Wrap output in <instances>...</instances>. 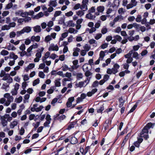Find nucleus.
Listing matches in <instances>:
<instances>
[{
	"mask_svg": "<svg viewBox=\"0 0 155 155\" xmlns=\"http://www.w3.org/2000/svg\"><path fill=\"white\" fill-rule=\"evenodd\" d=\"M13 6V4L12 2H10L8 3L6 7V9H9L11 8Z\"/></svg>",
	"mask_w": 155,
	"mask_h": 155,
	"instance_id": "nucleus-61",
	"label": "nucleus"
},
{
	"mask_svg": "<svg viewBox=\"0 0 155 155\" xmlns=\"http://www.w3.org/2000/svg\"><path fill=\"white\" fill-rule=\"evenodd\" d=\"M4 97L7 99V100H6V101L5 104V106H8L10 105L11 103L13 101L14 98L12 96H11L10 94L8 93L5 94Z\"/></svg>",
	"mask_w": 155,
	"mask_h": 155,
	"instance_id": "nucleus-2",
	"label": "nucleus"
},
{
	"mask_svg": "<svg viewBox=\"0 0 155 155\" xmlns=\"http://www.w3.org/2000/svg\"><path fill=\"white\" fill-rule=\"evenodd\" d=\"M135 19V18L134 16H130L127 18L128 20L130 22L133 21Z\"/></svg>",
	"mask_w": 155,
	"mask_h": 155,
	"instance_id": "nucleus-59",
	"label": "nucleus"
},
{
	"mask_svg": "<svg viewBox=\"0 0 155 155\" xmlns=\"http://www.w3.org/2000/svg\"><path fill=\"white\" fill-rule=\"evenodd\" d=\"M85 76L88 77L89 76L91 75H92V73H91L90 71H85Z\"/></svg>",
	"mask_w": 155,
	"mask_h": 155,
	"instance_id": "nucleus-56",
	"label": "nucleus"
},
{
	"mask_svg": "<svg viewBox=\"0 0 155 155\" xmlns=\"http://www.w3.org/2000/svg\"><path fill=\"white\" fill-rule=\"evenodd\" d=\"M105 51H100L99 54V58L101 60H102L105 56Z\"/></svg>",
	"mask_w": 155,
	"mask_h": 155,
	"instance_id": "nucleus-23",
	"label": "nucleus"
},
{
	"mask_svg": "<svg viewBox=\"0 0 155 155\" xmlns=\"http://www.w3.org/2000/svg\"><path fill=\"white\" fill-rule=\"evenodd\" d=\"M118 101H119V107H121L123 106L124 101L121 97L119 98Z\"/></svg>",
	"mask_w": 155,
	"mask_h": 155,
	"instance_id": "nucleus-24",
	"label": "nucleus"
},
{
	"mask_svg": "<svg viewBox=\"0 0 155 155\" xmlns=\"http://www.w3.org/2000/svg\"><path fill=\"white\" fill-rule=\"evenodd\" d=\"M120 19H123V17L121 15L117 16L114 19L113 21L116 22L117 21Z\"/></svg>",
	"mask_w": 155,
	"mask_h": 155,
	"instance_id": "nucleus-45",
	"label": "nucleus"
},
{
	"mask_svg": "<svg viewBox=\"0 0 155 155\" xmlns=\"http://www.w3.org/2000/svg\"><path fill=\"white\" fill-rule=\"evenodd\" d=\"M22 100V97L21 96L19 97L18 98H16L15 99V101L18 103H20L21 102Z\"/></svg>",
	"mask_w": 155,
	"mask_h": 155,
	"instance_id": "nucleus-40",
	"label": "nucleus"
},
{
	"mask_svg": "<svg viewBox=\"0 0 155 155\" xmlns=\"http://www.w3.org/2000/svg\"><path fill=\"white\" fill-rule=\"evenodd\" d=\"M104 7L102 6H99L97 8V11L100 12H102L104 11Z\"/></svg>",
	"mask_w": 155,
	"mask_h": 155,
	"instance_id": "nucleus-31",
	"label": "nucleus"
},
{
	"mask_svg": "<svg viewBox=\"0 0 155 155\" xmlns=\"http://www.w3.org/2000/svg\"><path fill=\"white\" fill-rule=\"evenodd\" d=\"M18 124V120H15L10 123L9 126L11 128L13 129L15 126L17 125Z\"/></svg>",
	"mask_w": 155,
	"mask_h": 155,
	"instance_id": "nucleus-10",
	"label": "nucleus"
},
{
	"mask_svg": "<svg viewBox=\"0 0 155 155\" xmlns=\"http://www.w3.org/2000/svg\"><path fill=\"white\" fill-rule=\"evenodd\" d=\"M132 51H130L128 53L124 55V57L126 58H132V54L133 53Z\"/></svg>",
	"mask_w": 155,
	"mask_h": 155,
	"instance_id": "nucleus-26",
	"label": "nucleus"
},
{
	"mask_svg": "<svg viewBox=\"0 0 155 155\" xmlns=\"http://www.w3.org/2000/svg\"><path fill=\"white\" fill-rule=\"evenodd\" d=\"M62 70L64 71H66L68 70H69V69L70 68H69L68 66L65 64L63 65L62 67Z\"/></svg>",
	"mask_w": 155,
	"mask_h": 155,
	"instance_id": "nucleus-41",
	"label": "nucleus"
},
{
	"mask_svg": "<svg viewBox=\"0 0 155 155\" xmlns=\"http://www.w3.org/2000/svg\"><path fill=\"white\" fill-rule=\"evenodd\" d=\"M104 110V106L103 105H101L99 108L97 110V112L98 113H101Z\"/></svg>",
	"mask_w": 155,
	"mask_h": 155,
	"instance_id": "nucleus-49",
	"label": "nucleus"
},
{
	"mask_svg": "<svg viewBox=\"0 0 155 155\" xmlns=\"http://www.w3.org/2000/svg\"><path fill=\"white\" fill-rule=\"evenodd\" d=\"M5 48L7 49L9 51H15L16 49V48L13 45L11 44H9L7 48Z\"/></svg>",
	"mask_w": 155,
	"mask_h": 155,
	"instance_id": "nucleus-19",
	"label": "nucleus"
},
{
	"mask_svg": "<svg viewBox=\"0 0 155 155\" xmlns=\"http://www.w3.org/2000/svg\"><path fill=\"white\" fill-rule=\"evenodd\" d=\"M34 32L36 33H39L41 31V29L40 25H37L33 27Z\"/></svg>",
	"mask_w": 155,
	"mask_h": 155,
	"instance_id": "nucleus-15",
	"label": "nucleus"
},
{
	"mask_svg": "<svg viewBox=\"0 0 155 155\" xmlns=\"http://www.w3.org/2000/svg\"><path fill=\"white\" fill-rule=\"evenodd\" d=\"M74 97H73L69 98L68 101L66 103V105L68 107H70L71 105L72 102L74 101Z\"/></svg>",
	"mask_w": 155,
	"mask_h": 155,
	"instance_id": "nucleus-16",
	"label": "nucleus"
},
{
	"mask_svg": "<svg viewBox=\"0 0 155 155\" xmlns=\"http://www.w3.org/2000/svg\"><path fill=\"white\" fill-rule=\"evenodd\" d=\"M54 83L55 86L56 87H59L61 86V83L60 81V79L55 80Z\"/></svg>",
	"mask_w": 155,
	"mask_h": 155,
	"instance_id": "nucleus-42",
	"label": "nucleus"
},
{
	"mask_svg": "<svg viewBox=\"0 0 155 155\" xmlns=\"http://www.w3.org/2000/svg\"><path fill=\"white\" fill-rule=\"evenodd\" d=\"M48 5L53 7H55L57 5V0H51L49 2Z\"/></svg>",
	"mask_w": 155,
	"mask_h": 155,
	"instance_id": "nucleus-12",
	"label": "nucleus"
},
{
	"mask_svg": "<svg viewBox=\"0 0 155 155\" xmlns=\"http://www.w3.org/2000/svg\"><path fill=\"white\" fill-rule=\"evenodd\" d=\"M84 50H85L87 52L89 51L91 49V46L88 44H85L83 47Z\"/></svg>",
	"mask_w": 155,
	"mask_h": 155,
	"instance_id": "nucleus-32",
	"label": "nucleus"
},
{
	"mask_svg": "<svg viewBox=\"0 0 155 155\" xmlns=\"http://www.w3.org/2000/svg\"><path fill=\"white\" fill-rule=\"evenodd\" d=\"M99 84V83L97 81H96L93 82L92 86L94 87H96L98 86Z\"/></svg>",
	"mask_w": 155,
	"mask_h": 155,
	"instance_id": "nucleus-60",
	"label": "nucleus"
},
{
	"mask_svg": "<svg viewBox=\"0 0 155 155\" xmlns=\"http://www.w3.org/2000/svg\"><path fill=\"white\" fill-rule=\"evenodd\" d=\"M102 36V35L101 33H99L96 35L94 38L96 40H98L101 38Z\"/></svg>",
	"mask_w": 155,
	"mask_h": 155,
	"instance_id": "nucleus-63",
	"label": "nucleus"
},
{
	"mask_svg": "<svg viewBox=\"0 0 155 155\" xmlns=\"http://www.w3.org/2000/svg\"><path fill=\"white\" fill-rule=\"evenodd\" d=\"M93 13L88 12L86 15V18L91 20H94L96 18V16L93 15Z\"/></svg>",
	"mask_w": 155,
	"mask_h": 155,
	"instance_id": "nucleus-7",
	"label": "nucleus"
},
{
	"mask_svg": "<svg viewBox=\"0 0 155 155\" xmlns=\"http://www.w3.org/2000/svg\"><path fill=\"white\" fill-rule=\"evenodd\" d=\"M76 86L77 87L81 88L83 87H85L84 83L83 81L79 82L78 83L76 84Z\"/></svg>",
	"mask_w": 155,
	"mask_h": 155,
	"instance_id": "nucleus-28",
	"label": "nucleus"
},
{
	"mask_svg": "<svg viewBox=\"0 0 155 155\" xmlns=\"http://www.w3.org/2000/svg\"><path fill=\"white\" fill-rule=\"evenodd\" d=\"M114 38L116 40L119 41H120L122 39V38L119 35H115L114 36Z\"/></svg>",
	"mask_w": 155,
	"mask_h": 155,
	"instance_id": "nucleus-43",
	"label": "nucleus"
},
{
	"mask_svg": "<svg viewBox=\"0 0 155 155\" xmlns=\"http://www.w3.org/2000/svg\"><path fill=\"white\" fill-rule=\"evenodd\" d=\"M9 54V52L7 50H3L0 52V54L3 56L8 55Z\"/></svg>",
	"mask_w": 155,
	"mask_h": 155,
	"instance_id": "nucleus-35",
	"label": "nucleus"
},
{
	"mask_svg": "<svg viewBox=\"0 0 155 155\" xmlns=\"http://www.w3.org/2000/svg\"><path fill=\"white\" fill-rule=\"evenodd\" d=\"M65 118V116L63 114L60 115L59 114H57L56 116H54V120H58L59 121H61L63 120Z\"/></svg>",
	"mask_w": 155,
	"mask_h": 155,
	"instance_id": "nucleus-6",
	"label": "nucleus"
},
{
	"mask_svg": "<svg viewBox=\"0 0 155 155\" xmlns=\"http://www.w3.org/2000/svg\"><path fill=\"white\" fill-rule=\"evenodd\" d=\"M96 31V29L94 27L91 28H87L85 31L86 32H88L90 34Z\"/></svg>",
	"mask_w": 155,
	"mask_h": 155,
	"instance_id": "nucleus-20",
	"label": "nucleus"
},
{
	"mask_svg": "<svg viewBox=\"0 0 155 155\" xmlns=\"http://www.w3.org/2000/svg\"><path fill=\"white\" fill-rule=\"evenodd\" d=\"M81 5L79 3H78L75 5L74 6V10H77L79 8H81Z\"/></svg>",
	"mask_w": 155,
	"mask_h": 155,
	"instance_id": "nucleus-58",
	"label": "nucleus"
},
{
	"mask_svg": "<svg viewBox=\"0 0 155 155\" xmlns=\"http://www.w3.org/2000/svg\"><path fill=\"white\" fill-rule=\"evenodd\" d=\"M16 35V33L14 31H12L9 33V37L11 38H14Z\"/></svg>",
	"mask_w": 155,
	"mask_h": 155,
	"instance_id": "nucleus-54",
	"label": "nucleus"
},
{
	"mask_svg": "<svg viewBox=\"0 0 155 155\" xmlns=\"http://www.w3.org/2000/svg\"><path fill=\"white\" fill-rule=\"evenodd\" d=\"M40 82L39 79L38 78L36 79L33 82V86H35L38 84Z\"/></svg>",
	"mask_w": 155,
	"mask_h": 155,
	"instance_id": "nucleus-52",
	"label": "nucleus"
},
{
	"mask_svg": "<svg viewBox=\"0 0 155 155\" xmlns=\"http://www.w3.org/2000/svg\"><path fill=\"white\" fill-rule=\"evenodd\" d=\"M64 77H66L68 78H70L71 76V73L70 72H67L65 74H64Z\"/></svg>",
	"mask_w": 155,
	"mask_h": 155,
	"instance_id": "nucleus-50",
	"label": "nucleus"
},
{
	"mask_svg": "<svg viewBox=\"0 0 155 155\" xmlns=\"http://www.w3.org/2000/svg\"><path fill=\"white\" fill-rule=\"evenodd\" d=\"M56 34L54 32L52 33L51 35H48L45 38V41L46 42H48L49 41L52 40V38L54 39L56 38Z\"/></svg>",
	"mask_w": 155,
	"mask_h": 155,
	"instance_id": "nucleus-4",
	"label": "nucleus"
},
{
	"mask_svg": "<svg viewBox=\"0 0 155 155\" xmlns=\"http://www.w3.org/2000/svg\"><path fill=\"white\" fill-rule=\"evenodd\" d=\"M73 14V12L70 11L65 14V15L67 17H70L72 16Z\"/></svg>",
	"mask_w": 155,
	"mask_h": 155,
	"instance_id": "nucleus-64",
	"label": "nucleus"
},
{
	"mask_svg": "<svg viewBox=\"0 0 155 155\" xmlns=\"http://www.w3.org/2000/svg\"><path fill=\"white\" fill-rule=\"evenodd\" d=\"M97 89L96 88L93 89L91 91L88 92L87 94V96L90 97L95 94L97 91Z\"/></svg>",
	"mask_w": 155,
	"mask_h": 155,
	"instance_id": "nucleus-18",
	"label": "nucleus"
},
{
	"mask_svg": "<svg viewBox=\"0 0 155 155\" xmlns=\"http://www.w3.org/2000/svg\"><path fill=\"white\" fill-rule=\"evenodd\" d=\"M120 66L117 63L115 64L114 65L113 67L112 68L113 71V74H115L118 72V70Z\"/></svg>",
	"mask_w": 155,
	"mask_h": 155,
	"instance_id": "nucleus-11",
	"label": "nucleus"
},
{
	"mask_svg": "<svg viewBox=\"0 0 155 155\" xmlns=\"http://www.w3.org/2000/svg\"><path fill=\"white\" fill-rule=\"evenodd\" d=\"M40 40V37L39 36H32L31 38V40L32 42L35 41L38 42Z\"/></svg>",
	"mask_w": 155,
	"mask_h": 155,
	"instance_id": "nucleus-13",
	"label": "nucleus"
},
{
	"mask_svg": "<svg viewBox=\"0 0 155 155\" xmlns=\"http://www.w3.org/2000/svg\"><path fill=\"white\" fill-rule=\"evenodd\" d=\"M9 88V84L6 83H3L1 87L2 89L5 90L6 91H8Z\"/></svg>",
	"mask_w": 155,
	"mask_h": 155,
	"instance_id": "nucleus-17",
	"label": "nucleus"
},
{
	"mask_svg": "<svg viewBox=\"0 0 155 155\" xmlns=\"http://www.w3.org/2000/svg\"><path fill=\"white\" fill-rule=\"evenodd\" d=\"M132 51H133V52H133V53H132L133 57L132 58H134L136 59H139V58H138L139 54H138V53L134 51V50H132Z\"/></svg>",
	"mask_w": 155,
	"mask_h": 155,
	"instance_id": "nucleus-29",
	"label": "nucleus"
},
{
	"mask_svg": "<svg viewBox=\"0 0 155 155\" xmlns=\"http://www.w3.org/2000/svg\"><path fill=\"white\" fill-rule=\"evenodd\" d=\"M68 31L70 33H73V34H75L77 33L78 31L75 30L74 28H69Z\"/></svg>",
	"mask_w": 155,
	"mask_h": 155,
	"instance_id": "nucleus-25",
	"label": "nucleus"
},
{
	"mask_svg": "<svg viewBox=\"0 0 155 155\" xmlns=\"http://www.w3.org/2000/svg\"><path fill=\"white\" fill-rule=\"evenodd\" d=\"M20 40H18L15 41L14 40L12 39L10 41V42L15 45H17L20 43Z\"/></svg>",
	"mask_w": 155,
	"mask_h": 155,
	"instance_id": "nucleus-33",
	"label": "nucleus"
},
{
	"mask_svg": "<svg viewBox=\"0 0 155 155\" xmlns=\"http://www.w3.org/2000/svg\"><path fill=\"white\" fill-rule=\"evenodd\" d=\"M83 71L84 72L89 71L88 64H85L82 67Z\"/></svg>",
	"mask_w": 155,
	"mask_h": 155,
	"instance_id": "nucleus-27",
	"label": "nucleus"
},
{
	"mask_svg": "<svg viewBox=\"0 0 155 155\" xmlns=\"http://www.w3.org/2000/svg\"><path fill=\"white\" fill-rule=\"evenodd\" d=\"M62 12L61 11H56L54 14V17H57L58 16H59Z\"/></svg>",
	"mask_w": 155,
	"mask_h": 155,
	"instance_id": "nucleus-55",
	"label": "nucleus"
},
{
	"mask_svg": "<svg viewBox=\"0 0 155 155\" xmlns=\"http://www.w3.org/2000/svg\"><path fill=\"white\" fill-rule=\"evenodd\" d=\"M19 49L22 51H25V44H22L19 47Z\"/></svg>",
	"mask_w": 155,
	"mask_h": 155,
	"instance_id": "nucleus-51",
	"label": "nucleus"
},
{
	"mask_svg": "<svg viewBox=\"0 0 155 155\" xmlns=\"http://www.w3.org/2000/svg\"><path fill=\"white\" fill-rule=\"evenodd\" d=\"M10 27L8 25H5L3 26L2 28V30H7L10 29Z\"/></svg>",
	"mask_w": 155,
	"mask_h": 155,
	"instance_id": "nucleus-46",
	"label": "nucleus"
},
{
	"mask_svg": "<svg viewBox=\"0 0 155 155\" xmlns=\"http://www.w3.org/2000/svg\"><path fill=\"white\" fill-rule=\"evenodd\" d=\"M107 31V28L105 27H104L102 29L101 32L103 34L106 33Z\"/></svg>",
	"mask_w": 155,
	"mask_h": 155,
	"instance_id": "nucleus-48",
	"label": "nucleus"
},
{
	"mask_svg": "<svg viewBox=\"0 0 155 155\" xmlns=\"http://www.w3.org/2000/svg\"><path fill=\"white\" fill-rule=\"evenodd\" d=\"M4 116H5L6 119L7 120V121L10 122L12 120V117L10 116L9 114H7Z\"/></svg>",
	"mask_w": 155,
	"mask_h": 155,
	"instance_id": "nucleus-47",
	"label": "nucleus"
},
{
	"mask_svg": "<svg viewBox=\"0 0 155 155\" xmlns=\"http://www.w3.org/2000/svg\"><path fill=\"white\" fill-rule=\"evenodd\" d=\"M1 123L3 127L6 126L8 124V121L5 116L1 118Z\"/></svg>",
	"mask_w": 155,
	"mask_h": 155,
	"instance_id": "nucleus-8",
	"label": "nucleus"
},
{
	"mask_svg": "<svg viewBox=\"0 0 155 155\" xmlns=\"http://www.w3.org/2000/svg\"><path fill=\"white\" fill-rule=\"evenodd\" d=\"M84 11L82 10H79L76 12V14L78 15L81 17L84 15Z\"/></svg>",
	"mask_w": 155,
	"mask_h": 155,
	"instance_id": "nucleus-37",
	"label": "nucleus"
},
{
	"mask_svg": "<svg viewBox=\"0 0 155 155\" xmlns=\"http://www.w3.org/2000/svg\"><path fill=\"white\" fill-rule=\"evenodd\" d=\"M153 128V124L150 122L148 123L144 127L142 131L140 133V136L147 140L148 138V130L150 128Z\"/></svg>",
	"mask_w": 155,
	"mask_h": 155,
	"instance_id": "nucleus-1",
	"label": "nucleus"
},
{
	"mask_svg": "<svg viewBox=\"0 0 155 155\" xmlns=\"http://www.w3.org/2000/svg\"><path fill=\"white\" fill-rule=\"evenodd\" d=\"M90 78H87L83 82L84 83V84L85 85L84 87H85L87 84H88L90 81Z\"/></svg>",
	"mask_w": 155,
	"mask_h": 155,
	"instance_id": "nucleus-39",
	"label": "nucleus"
},
{
	"mask_svg": "<svg viewBox=\"0 0 155 155\" xmlns=\"http://www.w3.org/2000/svg\"><path fill=\"white\" fill-rule=\"evenodd\" d=\"M79 65H74L71 68H69V71L71 72L73 71L74 69H77L79 67Z\"/></svg>",
	"mask_w": 155,
	"mask_h": 155,
	"instance_id": "nucleus-36",
	"label": "nucleus"
},
{
	"mask_svg": "<svg viewBox=\"0 0 155 155\" xmlns=\"http://www.w3.org/2000/svg\"><path fill=\"white\" fill-rule=\"evenodd\" d=\"M80 48L76 47L74 48L73 49L74 52L73 54L74 56H77L79 55L78 52H80Z\"/></svg>",
	"mask_w": 155,
	"mask_h": 155,
	"instance_id": "nucleus-14",
	"label": "nucleus"
},
{
	"mask_svg": "<svg viewBox=\"0 0 155 155\" xmlns=\"http://www.w3.org/2000/svg\"><path fill=\"white\" fill-rule=\"evenodd\" d=\"M44 16V14L42 12L39 13L37 15H36L35 18L36 19H38Z\"/></svg>",
	"mask_w": 155,
	"mask_h": 155,
	"instance_id": "nucleus-38",
	"label": "nucleus"
},
{
	"mask_svg": "<svg viewBox=\"0 0 155 155\" xmlns=\"http://www.w3.org/2000/svg\"><path fill=\"white\" fill-rule=\"evenodd\" d=\"M68 25L69 27H74V26L75 24L72 21H70L68 22Z\"/></svg>",
	"mask_w": 155,
	"mask_h": 155,
	"instance_id": "nucleus-62",
	"label": "nucleus"
},
{
	"mask_svg": "<svg viewBox=\"0 0 155 155\" xmlns=\"http://www.w3.org/2000/svg\"><path fill=\"white\" fill-rule=\"evenodd\" d=\"M95 9L94 7H92L89 9L88 12L93 13L95 12Z\"/></svg>",
	"mask_w": 155,
	"mask_h": 155,
	"instance_id": "nucleus-57",
	"label": "nucleus"
},
{
	"mask_svg": "<svg viewBox=\"0 0 155 155\" xmlns=\"http://www.w3.org/2000/svg\"><path fill=\"white\" fill-rule=\"evenodd\" d=\"M50 52L48 51L45 54L44 57H43L42 60L45 61V59H46L47 58H48L49 57H50Z\"/></svg>",
	"mask_w": 155,
	"mask_h": 155,
	"instance_id": "nucleus-34",
	"label": "nucleus"
},
{
	"mask_svg": "<svg viewBox=\"0 0 155 155\" xmlns=\"http://www.w3.org/2000/svg\"><path fill=\"white\" fill-rule=\"evenodd\" d=\"M22 31H23L24 33H29L31 31V28L29 26H27L24 28L22 29Z\"/></svg>",
	"mask_w": 155,
	"mask_h": 155,
	"instance_id": "nucleus-21",
	"label": "nucleus"
},
{
	"mask_svg": "<svg viewBox=\"0 0 155 155\" xmlns=\"http://www.w3.org/2000/svg\"><path fill=\"white\" fill-rule=\"evenodd\" d=\"M45 75V74L42 71H39L38 73V76L41 78H44Z\"/></svg>",
	"mask_w": 155,
	"mask_h": 155,
	"instance_id": "nucleus-53",
	"label": "nucleus"
},
{
	"mask_svg": "<svg viewBox=\"0 0 155 155\" xmlns=\"http://www.w3.org/2000/svg\"><path fill=\"white\" fill-rule=\"evenodd\" d=\"M12 58L14 59L13 60L15 61L18 58V57L17 55H15L13 52H12L10 54L9 56V58Z\"/></svg>",
	"mask_w": 155,
	"mask_h": 155,
	"instance_id": "nucleus-30",
	"label": "nucleus"
},
{
	"mask_svg": "<svg viewBox=\"0 0 155 155\" xmlns=\"http://www.w3.org/2000/svg\"><path fill=\"white\" fill-rule=\"evenodd\" d=\"M88 2V0H82L81 9L84 11H87L88 9L87 5Z\"/></svg>",
	"mask_w": 155,
	"mask_h": 155,
	"instance_id": "nucleus-3",
	"label": "nucleus"
},
{
	"mask_svg": "<svg viewBox=\"0 0 155 155\" xmlns=\"http://www.w3.org/2000/svg\"><path fill=\"white\" fill-rule=\"evenodd\" d=\"M142 19V17L140 15H138L136 18L135 19L136 22H141Z\"/></svg>",
	"mask_w": 155,
	"mask_h": 155,
	"instance_id": "nucleus-44",
	"label": "nucleus"
},
{
	"mask_svg": "<svg viewBox=\"0 0 155 155\" xmlns=\"http://www.w3.org/2000/svg\"><path fill=\"white\" fill-rule=\"evenodd\" d=\"M70 141L72 144H75L76 143L78 142L77 139L74 137H71L70 139Z\"/></svg>",
	"mask_w": 155,
	"mask_h": 155,
	"instance_id": "nucleus-22",
	"label": "nucleus"
},
{
	"mask_svg": "<svg viewBox=\"0 0 155 155\" xmlns=\"http://www.w3.org/2000/svg\"><path fill=\"white\" fill-rule=\"evenodd\" d=\"M44 50V48L42 47L41 49H39L37 51V52L35 54V56L39 58H40L41 57L42 53Z\"/></svg>",
	"mask_w": 155,
	"mask_h": 155,
	"instance_id": "nucleus-9",
	"label": "nucleus"
},
{
	"mask_svg": "<svg viewBox=\"0 0 155 155\" xmlns=\"http://www.w3.org/2000/svg\"><path fill=\"white\" fill-rule=\"evenodd\" d=\"M59 50L58 46L57 45H55L53 44H51L49 46L48 48L49 51H58Z\"/></svg>",
	"mask_w": 155,
	"mask_h": 155,
	"instance_id": "nucleus-5",
	"label": "nucleus"
}]
</instances>
